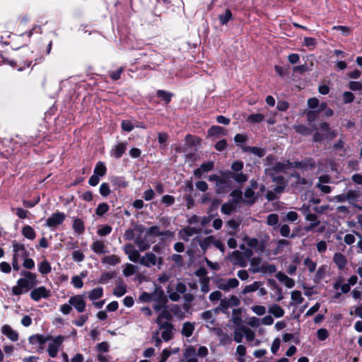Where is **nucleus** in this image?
<instances>
[{"instance_id":"obj_48","label":"nucleus","mask_w":362,"mask_h":362,"mask_svg":"<svg viewBox=\"0 0 362 362\" xmlns=\"http://www.w3.org/2000/svg\"><path fill=\"white\" fill-rule=\"evenodd\" d=\"M243 168H244V163L242 160L233 161L230 166L232 171L235 172V173L242 172Z\"/></svg>"},{"instance_id":"obj_62","label":"nucleus","mask_w":362,"mask_h":362,"mask_svg":"<svg viewBox=\"0 0 362 362\" xmlns=\"http://www.w3.org/2000/svg\"><path fill=\"white\" fill-rule=\"evenodd\" d=\"M329 337V332L325 328H320L317 331V337L320 341H324Z\"/></svg>"},{"instance_id":"obj_31","label":"nucleus","mask_w":362,"mask_h":362,"mask_svg":"<svg viewBox=\"0 0 362 362\" xmlns=\"http://www.w3.org/2000/svg\"><path fill=\"white\" fill-rule=\"evenodd\" d=\"M232 256L235 259V264L243 267L246 266L243 252L238 250H235L233 252Z\"/></svg>"},{"instance_id":"obj_50","label":"nucleus","mask_w":362,"mask_h":362,"mask_svg":"<svg viewBox=\"0 0 362 362\" xmlns=\"http://www.w3.org/2000/svg\"><path fill=\"white\" fill-rule=\"evenodd\" d=\"M317 41L313 37H305L303 39V45L308 47L310 49L315 47Z\"/></svg>"},{"instance_id":"obj_27","label":"nucleus","mask_w":362,"mask_h":362,"mask_svg":"<svg viewBox=\"0 0 362 362\" xmlns=\"http://www.w3.org/2000/svg\"><path fill=\"white\" fill-rule=\"evenodd\" d=\"M293 129H295L296 132L303 136H308L311 134L313 131V129L308 127L305 124L295 125Z\"/></svg>"},{"instance_id":"obj_14","label":"nucleus","mask_w":362,"mask_h":362,"mask_svg":"<svg viewBox=\"0 0 362 362\" xmlns=\"http://www.w3.org/2000/svg\"><path fill=\"white\" fill-rule=\"evenodd\" d=\"M110 182L115 187V189L126 188L129 183L124 177L112 176L110 177Z\"/></svg>"},{"instance_id":"obj_29","label":"nucleus","mask_w":362,"mask_h":362,"mask_svg":"<svg viewBox=\"0 0 362 362\" xmlns=\"http://www.w3.org/2000/svg\"><path fill=\"white\" fill-rule=\"evenodd\" d=\"M269 312L276 318L281 317L284 315V310L277 304L272 305L269 309Z\"/></svg>"},{"instance_id":"obj_47","label":"nucleus","mask_w":362,"mask_h":362,"mask_svg":"<svg viewBox=\"0 0 362 362\" xmlns=\"http://www.w3.org/2000/svg\"><path fill=\"white\" fill-rule=\"evenodd\" d=\"M153 235L155 237L161 236V231L158 226H153L148 228L146 232V236Z\"/></svg>"},{"instance_id":"obj_34","label":"nucleus","mask_w":362,"mask_h":362,"mask_svg":"<svg viewBox=\"0 0 362 362\" xmlns=\"http://www.w3.org/2000/svg\"><path fill=\"white\" fill-rule=\"evenodd\" d=\"M103 296V288L102 287H97L93 288L89 293L88 298L91 300H95Z\"/></svg>"},{"instance_id":"obj_52","label":"nucleus","mask_w":362,"mask_h":362,"mask_svg":"<svg viewBox=\"0 0 362 362\" xmlns=\"http://www.w3.org/2000/svg\"><path fill=\"white\" fill-rule=\"evenodd\" d=\"M127 293L126 286L121 284L117 286L113 290V294L117 297H121Z\"/></svg>"},{"instance_id":"obj_8","label":"nucleus","mask_w":362,"mask_h":362,"mask_svg":"<svg viewBox=\"0 0 362 362\" xmlns=\"http://www.w3.org/2000/svg\"><path fill=\"white\" fill-rule=\"evenodd\" d=\"M127 148V142H119L114 146L110 151L111 157L115 159H119L124 154Z\"/></svg>"},{"instance_id":"obj_38","label":"nucleus","mask_w":362,"mask_h":362,"mask_svg":"<svg viewBox=\"0 0 362 362\" xmlns=\"http://www.w3.org/2000/svg\"><path fill=\"white\" fill-rule=\"evenodd\" d=\"M103 262L110 265H116L120 262V258L115 255H112L105 257L103 259Z\"/></svg>"},{"instance_id":"obj_40","label":"nucleus","mask_w":362,"mask_h":362,"mask_svg":"<svg viewBox=\"0 0 362 362\" xmlns=\"http://www.w3.org/2000/svg\"><path fill=\"white\" fill-rule=\"evenodd\" d=\"M301 169L307 170L308 168L314 169L315 168V162L313 158H308L300 161Z\"/></svg>"},{"instance_id":"obj_16","label":"nucleus","mask_w":362,"mask_h":362,"mask_svg":"<svg viewBox=\"0 0 362 362\" xmlns=\"http://www.w3.org/2000/svg\"><path fill=\"white\" fill-rule=\"evenodd\" d=\"M333 262L338 267L339 269H343L347 264L346 257L341 252H336L333 257Z\"/></svg>"},{"instance_id":"obj_28","label":"nucleus","mask_w":362,"mask_h":362,"mask_svg":"<svg viewBox=\"0 0 362 362\" xmlns=\"http://www.w3.org/2000/svg\"><path fill=\"white\" fill-rule=\"evenodd\" d=\"M194 330V325L189 322H186L184 323V325L182 326L181 333L185 337H189L192 335Z\"/></svg>"},{"instance_id":"obj_64","label":"nucleus","mask_w":362,"mask_h":362,"mask_svg":"<svg viewBox=\"0 0 362 362\" xmlns=\"http://www.w3.org/2000/svg\"><path fill=\"white\" fill-rule=\"evenodd\" d=\"M228 146V142L226 139H223L218 142L214 146V148L218 151H224Z\"/></svg>"},{"instance_id":"obj_60","label":"nucleus","mask_w":362,"mask_h":362,"mask_svg":"<svg viewBox=\"0 0 362 362\" xmlns=\"http://www.w3.org/2000/svg\"><path fill=\"white\" fill-rule=\"evenodd\" d=\"M349 88L352 91H361L362 90V83L359 81H351L349 83Z\"/></svg>"},{"instance_id":"obj_39","label":"nucleus","mask_w":362,"mask_h":362,"mask_svg":"<svg viewBox=\"0 0 362 362\" xmlns=\"http://www.w3.org/2000/svg\"><path fill=\"white\" fill-rule=\"evenodd\" d=\"M110 209V206L107 203L99 204L95 209V214L98 216H104Z\"/></svg>"},{"instance_id":"obj_41","label":"nucleus","mask_w":362,"mask_h":362,"mask_svg":"<svg viewBox=\"0 0 362 362\" xmlns=\"http://www.w3.org/2000/svg\"><path fill=\"white\" fill-rule=\"evenodd\" d=\"M163 319H165L167 320H171L173 319V315L171 312L167 310L166 308H163V311L158 315L156 322L159 323L160 320L162 321Z\"/></svg>"},{"instance_id":"obj_11","label":"nucleus","mask_w":362,"mask_h":362,"mask_svg":"<svg viewBox=\"0 0 362 362\" xmlns=\"http://www.w3.org/2000/svg\"><path fill=\"white\" fill-rule=\"evenodd\" d=\"M227 134V130L218 125H213L207 131V135L209 137H219L226 136Z\"/></svg>"},{"instance_id":"obj_26","label":"nucleus","mask_w":362,"mask_h":362,"mask_svg":"<svg viewBox=\"0 0 362 362\" xmlns=\"http://www.w3.org/2000/svg\"><path fill=\"white\" fill-rule=\"evenodd\" d=\"M107 173V168L102 161H98L94 168L93 174L99 177H103Z\"/></svg>"},{"instance_id":"obj_51","label":"nucleus","mask_w":362,"mask_h":362,"mask_svg":"<svg viewBox=\"0 0 362 362\" xmlns=\"http://www.w3.org/2000/svg\"><path fill=\"white\" fill-rule=\"evenodd\" d=\"M291 299L295 301L296 304H300L303 302L304 298L302 297L300 291H293L291 292Z\"/></svg>"},{"instance_id":"obj_55","label":"nucleus","mask_w":362,"mask_h":362,"mask_svg":"<svg viewBox=\"0 0 362 362\" xmlns=\"http://www.w3.org/2000/svg\"><path fill=\"white\" fill-rule=\"evenodd\" d=\"M124 67L121 66L116 71H111L110 73V77L113 81H117L120 79L122 74L124 72Z\"/></svg>"},{"instance_id":"obj_20","label":"nucleus","mask_w":362,"mask_h":362,"mask_svg":"<svg viewBox=\"0 0 362 362\" xmlns=\"http://www.w3.org/2000/svg\"><path fill=\"white\" fill-rule=\"evenodd\" d=\"M230 197L233 198L230 201L235 205L245 202V199L243 198V192L240 189H233L230 193Z\"/></svg>"},{"instance_id":"obj_56","label":"nucleus","mask_w":362,"mask_h":362,"mask_svg":"<svg viewBox=\"0 0 362 362\" xmlns=\"http://www.w3.org/2000/svg\"><path fill=\"white\" fill-rule=\"evenodd\" d=\"M121 128L124 132H129L134 128L132 122L130 120H122L121 123Z\"/></svg>"},{"instance_id":"obj_54","label":"nucleus","mask_w":362,"mask_h":362,"mask_svg":"<svg viewBox=\"0 0 362 362\" xmlns=\"http://www.w3.org/2000/svg\"><path fill=\"white\" fill-rule=\"evenodd\" d=\"M214 240V238L212 235L205 238L203 240L199 243L200 247L205 250H206L210 244Z\"/></svg>"},{"instance_id":"obj_61","label":"nucleus","mask_w":362,"mask_h":362,"mask_svg":"<svg viewBox=\"0 0 362 362\" xmlns=\"http://www.w3.org/2000/svg\"><path fill=\"white\" fill-rule=\"evenodd\" d=\"M72 259L76 262H81L84 260L85 255L81 250H74L72 252Z\"/></svg>"},{"instance_id":"obj_1","label":"nucleus","mask_w":362,"mask_h":362,"mask_svg":"<svg viewBox=\"0 0 362 362\" xmlns=\"http://www.w3.org/2000/svg\"><path fill=\"white\" fill-rule=\"evenodd\" d=\"M153 300L158 303L153 306L156 311H160L161 309L167 308L168 298L161 288H156L154 291Z\"/></svg>"},{"instance_id":"obj_19","label":"nucleus","mask_w":362,"mask_h":362,"mask_svg":"<svg viewBox=\"0 0 362 362\" xmlns=\"http://www.w3.org/2000/svg\"><path fill=\"white\" fill-rule=\"evenodd\" d=\"M20 274L29 281L30 284L32 285V288H34L39 283L37 280V274L35 273H33L26 270H22Z\"/></svg>"},{"instance_id":"obj_53","label":"nucleus","mask_w":362,"mask_h":362,"mask_svg":"<svg viewBox=\"0 0 362 362\" xmlns=\"http://www.w3.org/2000/svg\"><path fill=\"white\" fill-rule=\"evenodd\" d=\"M290 230H291L290 227L287 224H284L280 228V233L283 237H286V238L289 237L291 238H293L295 237V235L294 234L290 235Z\"/></svg>"},{"instance_id":"obj_44","label":"nucleus","mask_w":362,"mask_h":362,"mask_svg":"<svg viewBox=\"0 0 362 362\" xmlns=\"http://www.w3.org/2000/svg\"><path fill=\"white\" fill-rule=\"evenodd\" d=\"M241 313L240 308L235 309L233 311L232 321L236 325H240L242 322Z\"/></svg>"},{"instance_id":"obj_9","label":"nucleus","mask_w":362,"mask_h":362,"mask_svg":"<svg viewBox=\"0 0 362 362\" xmlns=\"http://www.w3.org/2000/svg\"><path fill=\"white\" fill-rule=\"evenodd\" d=\"M13 255L17 257H23L24 259L30 256V252L25 249L24 244L17 243L16 240L13 242Z\"/></svg>"},{"instance_id":"obj_43","label":"nucleus","mask_w":362,"mask_h":362,"mask_svg":"<svg viewBox=\"0 0 362 362\" xmlns=\"http://www.w3.org/2000/svg\"><path fill=\"white\" fill-rule=\"evenodd\" d=\"M233 180H234L237 183L243 184L247 181L248 175L243 172L234 173Z\"/></svg>"},{"instance_id":"obj_25","label":"nucleus","mask_w":362,"mask_h":362,"mask_svg":"<svg viewBox=\"0 0 362 362\" xmlns=\"http://www.w3.org/2000/svg\"><path fill=\"white\" fill-rule=\"evenodd\" d=\"M21 232L22 235L28 240H33L35 238L36 233L30 226L26 225L23 227Z\"/></svg>"},{"instance_id":"obj_58","label":"nucleus","mask_w":362,"mask_h":362,"mask_svg":"<svg viewBox=\"0 0 362 362\" xmlns=\"http://www.w3.org/2000/svg\"><path fill=\"white\" fill-rule=\"evenodd\" d=\"M291 177L296 179V185H306L308 183L307 180L305 177L300 176V173L298 172H293L291 174Z\"/></svg>"},{"instance_id":"obj_45","label":"nucleus","mask_w":362,"mask_h":362,"mask_svg":"<svg viewBox=\"0 0 362 362\" xmlns=\"http://www.w3.org/2000/svg\"><path fill=\"white\" fill-rule=\"evenodd\" d=\"M135 243L138 245L140 251H145L150 248V244L148 242H146L144 239H141L140 238H136L135 240Z\"/></svg>"},{"instance_id":"obj_23","label":"nucleus","mask_w":362,"mask_h":362,"mask_svg":"<svg viewBox=\"0 0 362 362\" xmlns=\"http://www.w3.org/2000/svg\"><path fill=\"white\" fill-rule=\"evenodd\" d=\"M156 96L163 100L165 104H168L172 100L173 93L164 90H158L156 91Z\"/></svg>"},{"instance_id":"obj_30","label":"nucleus","mask_w":362,"mask_h":362,"mask_svg":"<svg viewBox=\"0 0 362 362\" xmlns=\"http://www.w3.org/2000/svg\"><path fill=\"white\" fill-rule=\"evenodd\" d=\"M116 276V274L115 272H103L100 276V279H98V283L105 284H107L109 281H110L112 279L115 278Z\"/></svg>"},{"instance_id":"obj_32","label":"nucleus","mask_w":362,"mask_h":362,"mask_svg":"<svg viewBox=\"0 0 362 362\" xmlns=\"http://www.w3.org/2000/svg\"><path fill=\"white\" fill-rule=\"evenodd\" d=\"M52 47V40H50L47 45L45 50L42 51V53L40 54V56L39 57H36L34 59V61L35 62V64H40V62H42L45 59V55H48L50 54Z\"/></svg>"},{"instance_id":"obj_49","label":"nucleus","mask_w":362,"mask_h":362,"mask_svg":"<svg viewBox=\"0 0 362 362\" xmlns=\"http://www.w3.org/2000/svg\"><path fill=\"white\" fill-rule=\"evenodd\" d=\"M99 192L102 197H107L111 192L108 183L103 182L100 186Z\"/></svg>"},{"instance_id":"obj_7","label":"nucleus","mask_w":362,"mask_h":362,"mask_svg":"<svg viewBox=\"0 0 362 362\" xmlns=\"http://www.w3.org/2000/svg\"><path fill=\"white\" fill-rule=\"evenodd\" d=\"M52 336L51 335H47L45 336L43 334H33L29 337V343L35 345V344H39L40 346V349L38 350L39 352L41 351L43 349V345L48 341L52 340Z\"/></svg>"},{"instance_id":"obj_22","label":"nucleus","mask_w":362,"mask_h":362,"mask_svg":"<svg viewBox=\"0 0 362 362\" xmlns=\"http://www.w3.org/2000/svg\"><path fill=\"white\" fill-rule=\"evenodd\" d=\"M276 271V266L274 264H263L261 267L253 268L252 272L254 273H257L262 272L263 273H269L273 274Z\"/></svg>"},{"instance_id":"obj_17","label":"nucleus","mask_w":362,"mask_h":362,"mask_svg":"<svg viewBox=\"0 0 362 362\" xmlns=\"http://www.w3.org/2000/svg\"><path fill=\"white\" fill-rule=\"evenodd\" d=\"M244 197L246 199L245 202L250 206L253 205L257 200V197L255 196V192L252 188L247 187L245 189Z\"/></svg>"},{"instance_id":"obj_57","label":"nucleus","mask_w":362,"mask_h":362,"mask_svg":"<svg viewBox=\"0 0 362 362\" xmlns=\"http://www.w3.org/2000/svg\"><path fill=\"white\" fill-rule=\"evenodd\" d=\"M221 204V200L218 199H214L211 201V204L208 209V214H213L212 213L216 211Z\"/></svg>"},{"instance_id":"obj_10","label":"nucleus","mask_w":362,"mask_h":362,"mask_svg":"<svg viewBox=\"0 0 362 362\" xmlns=\"http://www.w3.org/2000/svg\"><path fill=\"white\" fill-rule=\"evenodd\" d=\"M157 264V257L153 252H148L145 254V256L142 257L140 259V264L151 267L155 266Z\"/></svg>"},{"instance_id":"obj_33","label":"nucleus","mask_w":362,"mask_h":362,"mask_svg":"<svg viewBox=\"0 0 362 362\" xmlns=\"http://www.w3.org/2000/svg\"><path fill=\"white\" fill-rule=\"evenodd\" d=\"M235 209V204H234L231 201L223 204L221 208V212L226 215H230Z\"/></svg>"},{"instance_id":"obj_3","label":"nucleus","mask_w":362,"mask_h":362,"mask_svg":"<svg viewBox=\"0 0 362 362\" xmlns=\"http://www.w3.org/2000/svg\"><path fill=\"white\" fill-rule=\"evenodd\" d=\"M65 218L66 215L64 213L56 211L46 220L45 225L50 228H56L57 226L63 223Z\"/></svg>"},{"instance_id":"obj_24","label":"nucleus","mask_w":362,"mask_h":362,"mask_svg":"<svg viewBox=\"0 0 362 362\" xmlns=\"http://www.w3.org/2000/svg\"><path fill=\"white\" fill-rule=\"evenodd\" d=\"M38 271L42 275L50 273L52 271L50 263L47 259H44L38 264Z\"/></svg>"},{"instance_id":"obj_13","label":"nucleus","mask_w":362,"mask_h":362,"mask_svg":"<svg viewBox=\"0 0 362 362\" xmlns=\"http://www.w3.org/2000/svg\"><path fill=\"white\" fill-rule=\"evenodd\" d=\"M241 149L243 152L252 153L259 158H262L266 153V150L264 148L257 146H241Z\"/></svg>"},{"instance_id":"obj_2","label":"nucleus","mask_w":362,"mask_h":362,"mask_svg":"<svg viewBox=\"0 0 362 362\" xmlns=\"http://www.w3.org/2000/svg\"><path fill=\"white\" fill-rule=\"evenodd\" d=\"M32 288L28 280L25 277L21 278L17 281V285L12 288V294L13 296H21L24 293L28 292Z\"/></svg>"},{"instance_id":"obj_42","label":"nucleus","mask_w":362,"mask_h":362,"mask_svg":"<svg viewBox=\"0 0 362 362\" xmlns=\"http://www.w3.org/2000/svg\"><path fill=\"white\" fill-rule=\"evenodd\" d=\"M322 108L317 110H309L306 113L307 120L309 123L314 122L317 118L318 117V115L320 112L322 111Z\"/></svg>"},{"instance_id":"obj_59","label":"nucleus","mask_w":362,"mask_h":362,"mask_svg":"<svg viewBox=\"0 0 362 362\" xmlns=\"http://www.w3.org/2000/svg\"><path fill=\"white\" fill-rule=\"evenodd\" d=\"M175 197L172 195H163L161 198V202L165 204L166 206H172L175 203Z\"/></svg>"},{"instance_id":"obj_18","label":"nucleus","mask_w":362,"mask_h":362,"mask_svg":"<svg viewBox=\"0 0 362 362\" xmlns=\"http://www.w3.org/2000/svg\"><path fill=\"white\" fill-rule=\"evenodd\" d=\"M72 228L76 233L78 235L83 234L85 232L84 221L80 218H74Z\"/></svg>"},{"instance_id":"obj_46","label":"nucleus","mask_w":362,"mask_h":362,"mask_svg":"<svg viewBox=\"0 0 362 362\" xmlns=\"http://www.w3.org/2000/svg\"><path fill=\"white\" fill-rule=\"evenodd\" d=\"M285 170V166L283 164V162H276L274 166H272L269 169H266V173H269L268 172H274V173H279L282 172Z\"/></svg>"},{"instance_id":"obj_15","label":"nucleus","mask_w":362,"mask_h":362,"mask_svg":"<svg viewBox=\"0 0 362 362\" xmlns=\"http://www.w3.org/2000/svg\"><path fill=\"white\" fill-rule=\"evenodd\" d=\"M229 188H230V181L221 178L218 182L216 183V192L218 194H226Z\"/></svg>"},{"instance_id":"obj_5","label":"nucleus","mask_w":362,"mask_h":362,"mask_svg":"<svg viewBox=\"0 0 362 362\" xmlns=\"http://www.w3.org/2000/svg\"><path fill=\"white\" fill-rule=\"evenodd\" d=\"M51 296V292L45 286H41L33 289L30 293L32 300L38 302L42 298H47Z\"/></svg>"},{"instance_id":"obj_21","label":"nucleus","mask_w":362,"mask_h":362,"mask_svg":"<svg viewBox=\"0 0 362 362\" xmlns=\"http://www.w3.org/2000/svg\"><path fill=\"white\" fill-rule=\"evenodd\" d=\"M91 250L96 254H105L107 251L105 250V245L104 243L101 240H95L94 241L91 246Z\"/></svg>"},{"instance_id":"obj_6","label":"nucleus","mask_w":362,"mask_h":362,"mask_svg":"<svg viewBox=\"0 0 362 362\" xmlns=\"http://www.w3.org/2000/svg\"><path fill=\"white\" fill-rule=\"evenodd\" d=\"M69 303L74 306L78 313H83L86 310V303L82 295H76L71 297Z\"/></svg>"},{"instance_id":"obj_4","label":"nucleus","mask_w":362,"mask_h":362,"mask_svg":"<svg viewBox=\"0 0 362 362\" xmlns=\"http://www.w3.org/2000/svg\"><path fill=\"white\" fill-rule=\"evenodd\" d=\"M32 60H25L18 63L14 60H9L0 53V64H8L13 68H18V71H23L25 68L30 66Z\"/></svg>"},{"instance_id":"obj_37","label":"nucleus","mask_w":362,"mask_h":362,"mask_svg":"<svg viewBox=\"0 0 362 362\" xmlns=\"http://www.w3.org/2000/svg\"><path fill=\"white\" fill-rule=\"evenodd\" d=\"M233 14L230 9H226L225 13L218 16L219 21L222 25H226L232 19Z\"/></svg>"},{"instance_id":"obj_35","label":"nucleus","mask_w":362,"mask_h":362,"mask_svg":"<svg viewBox=\"0 0 362 362\" xmlns=\"http://www.w3.org/2000/svg\"><path fill=\"white\" fill-rule=\"evenodd\" d=\"M264 119V115L261 113L250 115L247 118V122L252 124H257L262 122Z\"/></svg>"},{"instance_id":"obj_63","label":"nucleus","mask_w":362,"mask_h":362,"mask_svg":"<svg viewBox=\"0 0 362 362\" xmlns=\"http://www.w3.org/2000/svg\"><path fill=\"white\" fill-rule=\"evenodd\" d=\"M304 264L308 269L309 272L313 273L316 269V263L313 262L310 258L307 257L304 260Z\"/></svg>"},{"instance_id":"obj_36","label":"nucleus","mask_w":362,"mask_h":362,"mask_svg":"<svg viewBox=\"0 0 362 362\" xmlns=\"http://www.w3.org/2000/svg\"><path fill=\"white\" fill-rule=\"evenodd\" d=\"M261 284L262 283L260 281H255L252 284L245 286L242 291V294L244 295L247 293L256 291L257 289H259Z\"/></svg>"},{"instance_id":"obj_12","label":"nucleus","mask_w":362,"mask_h":362,"mask_svg":"<svg viewBox=\"0 0 362 362\" xmlns=\"http://www.w3.org/2000/svg\"><path fill=\"white\" fill-rule=\"evenodd\" d=\"M1 332L12 341H16L18 340L19 337L18 332L14 331L10 325H4L2 326Z\"/></svg>"}]
</instances>
